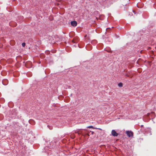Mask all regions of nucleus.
Segmentation results:
<instances>
[{
  "instance_id": "f257e3e1",
  "label": "nucleus",
  "mask_w": 156,
  "mask_h": 156,
  "mask_svg": "<svg viewBox=\"0 0 156 156\" xmlns=\"http://www.w3.org/2000/svg\"><path fill=\"white\" fill-rule=\"evenodd\" d=\"M126 133L127 135L129 137L133 136V133L131 131H126Z\"/></svg>"
},
{
  "instance_id": "f03ea898",
  "label": "nucleus",
  "mask_w": 156,
  "mask_h": 156,
  "mask_svg": "<svg viewBox=\"0 0 156 156\" xmlns=\"http://www.w3.org/2000/svg\"><path fill=\"white\" fill-rule=\"evenodd\" d=\"M112 134L113 136H116L118 135V134L117 133L115 130H112Z\"/></svg>"
},
{
  "instance_id": "7ed1b4c3",
  "label": "nucleus",
  "mask_w": 156,
  "mask_h": 156,
  "mask_svg": "<svg viewBox=\"0 0 156 156\" xmlns=\"http://www.w3.org/2000/svg\"><path fill=\"white\" fill-rule=\"evenodd\" d=\"M71 24L72 26L75 27L77 25V23L76 21H73L71 22Z\"/></svg>"
},
{
  "instance_id": "20e7f679",
  "label": "nucleus",
  "mask_w": 156,
  "mask_h": 156,
  "mask_svg": "<svg viewBox=\"0 0 156 156\" xmlns=\"http://www.w3.org/2000/svg\"><path fill=\"white\" fill-rule=\"evenodd\" d=\"M87 128H92V129H98V128H94L93 126H88V127H87ZM100 129V130H101V129Z\"/></svg>"
},
{
  "instance_id": "39448f33",
  "label": "nucleus",
  "mask_w": 156,
  "mask_h": 156,
  "mask_svg": "<svg viewBox=\"0 0 156 156\" xmlns=\"http://www.w3.org/2000/svg\"><path fill=\"white\" fill-rule=\"evenodd\" d=\"M118 86L119 87H122V83H119Z\"/></svg>"
},
{
  "instance_id": "423d86ee",
  "label": "nucleus",
  "mask_w": 156,
  "mask_h": 156,
  "mask_svg": "<svg viewBox=\"0 0 156 156\" xmlns=\"http://www.w3.org/2000/svg\"><path fill=\"white\" fill-rule=\"evenodd\" d=\"M25 43H23L22 44V45L23 47H24L25 46Z\"/></svg>"
},
{
  "instance_id": "0eeeda50",
  "label": "nucleus",
  "mask_w": 156,
  "mask_h": 156,
  "mask_svg": "<svg viewBox=\"0 0 156 156\" xmlns=\"http://www.w3.org/2000/svg\"><path fill=\"white\" fill-rule=\"evenodd\" d=\"M86 135H87V136H89V134H88V133H86Z\"/></svg>"
},
{
  "instance_id": "6e6552de",
  "label": "nucleus",
  "mask_w": 156,
  "mask_h": 156,
  "mask_svg": "<svg viewBox=\"0 0 156 156\" xmlns=\"http://www.w3.org/2000/svg\"><path fill=\"white\" fill-rule=\"evenodd\" d=\"M94 133V132H92V134H93V133Z\"/></svg>"
},
{
  "instance_id": "1a4fd4ad",
  "label": "nucleus",
  "mask_w": 156,
  "mask_h": 156,
  "mask_svg": "<svg viewBox=\"0 0 156 156\" xmlns=\"http://www.w3.org/2000/svg\"><path fill=\"white\" fill-rule=\"evenodd\" d=\"M126 75L127 76H129V75L127 74H126Z\"/></svg>"
},
{
  "instance_id": "9d476101",
  "label": "nucleus",
  "mask_w": 156,
  "mask_h": 156,
  "mask_svg": "<svg viewBox=\"0 0 156 156\" xmlns=\"http://www.w3.org/2000/svg\"><path fill=\"white\" fill-rule=\"evenodd\" d=\"M142 126H143V125H141V127H142Z\"/></svg>"
}]
</instances>
